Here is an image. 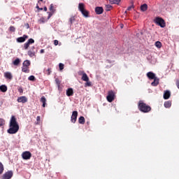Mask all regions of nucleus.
<instances>
[{"label":"nucleus","mask_w":179,"mask_h":179,"mask_svg":"<svg viewBox=\"0 0 179 179\" xmlns=\"http://www.w3.org/2000/svg\"><path fill=\"white\" fill-rule=\"evenodd\" d=\"M30 44H34V39L29 38L27 43L24 44V50H27L30 47Z\"/></svg>","instance_id":"8"},{"label":"nucleus","mask_w":179,"mask_h":179,"mask_svg":"<svg viewBox=\"0 0 179 179\" xmlns=\"http://www.w3.org/2000/svg\"><path fill=\"white\" fill-rule=\"evenodd\" d=\"M12 177H13V171H8L3 175L1 179H10Z\"/></svg>","instance_id":"5"},{"label":"nucleus","mask_w":179,"mask_h":179,"mask_svg":"<svg viewBox=\"0 0 179 179\" xmlns=\"http://www.w3.org/2000/svg\"><path fill=\"white\" fill-rule=\"evenodd\" d=\"M54 44H55V45H57L58 44V40H55V41H54Z\"/></svg>","instance_id":"46"},{"label":"nucleus","mask_w":179,"mask_h":179,"mask_svg":"<svg viewBox=\"0 0 179 179\" xmlns=\"http://www.w3.org/2000/svg\"><path fill=\"white\" fill-rule=\"evenodd\" d=\"M104 12L103 7L97 6L95 8V13L96 15H101Z\"/></svg>","instance_id":"10"},{"label":"nucleus","mask_w":179,"mask_h":179,"mask_svg":"<svg viewBox=\"0 0 179 179\" xmlns=\"http://www.w3.org/2000/svg\"><path fill=\"white\" fill-rule=\"evenodd\" d=\"M18 92H19L20 93H23V89H22V87L19 88V89H18Z\"/></svg>","instance_id":"43"},{"label":"nucleus","mask_w":179,"mask_h":179,"mask_svg":"<svg viewBox=\"0 0 179 179\" xmlns=\"http://www.w3.org/2000/svg\"><path fill=\"white\" fill-rule=\"evenodd\" d=\"M86 86H89V87L92 86V83L90 82L89 80L87 81V83H85V87H86Z\"/></svg>","instance_id":"40"},{"label":"nucleus","mask_w":179,"mask_h":179,"mask_svg":"<svg viewBox=\"0 0 179 179\" xmlns=\"http://www.w3.org/2000/svg\"><path fill=\"white\" fill-rule=\"evenodd\" d=\"M81 73L83 75L81 78L82 80H83L84 82H89V76H87V74H86L85 71H81Z\"/></svg>","instance_id":"13"},{"label":"nucleus","mask_w":179,"mask_h":179,"mask_svg":"<svg viewBox=\"0 0 179 179\" xmlns=\"http://www.w3.org/2000/svg\"><path fill=\"white\" fill-rule=\"evenodd\" d=\"M51 68L48 69L47 70H45V73L48 76L51 75Z\"/></svg>","instance_id":"32"},{"label":"nucleus","mask_w":179,"mask_h":179,"mask_svg":"<svg viewBox=\"0 0 179 179\" xmlns=\"http://www.w3.org/2000/svg\"><path fill=\"white\" fill-rule=\"evenodd\" d=\"M152 80H154V81L151 83V85H152L154 87L157 86V85H159V83L160 82V79H159L157 77L154 78Z\"/></svg>","instance_id":"16"},{"label":"nucleus","mask_w":179,"mask_h":179,"mask_svg":"<svg viewBox=\"0 0 179 179\" xmlns=\"http://www.w3.org/2000/svg\"><path fill=\"white\" fill-rule=\"evenodd\" d=\"M4 77L6 79H9V80H12L13 79V76H12V73L10 72L4 73Z\"/></svg>","instance_id":"14"},{"label":"nucleus","mask_w":179,"mask_h":179,"mask_svg":"<svg viewBox=\"0 0 179 179\" xmlns=\"http://www.w3.org/2000/svg\"><path fill=\"white\" fill-rule=\"evenodd\" d=\"M106 99L109 101V103H111L113 101V90L108 92V94L106 96Z\"/></svg>","instance_id":"15"},{"label":"nucleus","mask_w":179,"mask_h":179,"mask_svg":"<svg viewBox=\"0 0 179 179\" xmlns=\"http://www.w3.org/2000/svg\"><path fill=\"white\" fill-rule=\"evenodd\" d=\"M40 120H41L40 116H37V117H36L37 123L36 124H40Z\"/></svg>","instance_id":"41"},{"label":"nucleus","mask_w":179,"mask_h":179,"mask_svg":"<svg viewBox=\"0 0 179 179\" xmlns=\"http://www.w3.org/2000/svg\"><path fill=\"white\" fill-rule=\"evenodd\" d=\"M170 96H171L170 91L166 90L164 94V100H168V99H170Z\"/></svg>","instance_id":"18"},{"label":"nucleus","mask_w":179,"mask_h":179,"mask_svg":"<svg viewBox=\"0 0 179 179\" xmlns=\"http://www.w3.org/2000/svg\"><path fill=\"white\" fill-rule=\"evenodd\" d=\"M132 8H134V5L129 6L127 10H132Z\"/></svg>","instance_id":"42"},{"label":"nucleus","mask_w":179,"mask_h":179,"mask_svg":"<svg viewBox=\"0 0 179 179\" xmlns=\"http://www.w3.org/2000/svg\"><path fill=\"white\" fill-rule=\"evenodd\" d=\"M22 157L24 160H30V159H31V152L29 151H24L22 154Z\"/></svg>","instance_id":"4"},{"label":"nucleus","mask_w":179,"mask_h":179,"mask_svg":"<svg viewBox=\"0 0 179 179\" xmlns=\"http://www.w3.org/2000/svg\"><path fill=\"white\" fill-rule=\"evenodd\" d=\"M138 107L141 113H150L152 110V107L145 103L143 101H139Z\"/></svg>","instance_id":"2"},{"label":"nucleus","mask_w":179,"mask_h":179,"mask_svg":"<svg viewBox=\"0 0 179 179\" xmlns=\"http://www.w3.org/2000/svg\"><path fill=\"white\" fill-rule=\"evenodd\" d=\"M141 10H142V12H146V10H148V4L144 3V4L141 5Z\"/></svg>","instance_id":"23"},{"label":"nucleus","mask_w":179,"mask_h":179,"mask_svg":"<svg viewBox=\"0 0 179 179\" xmlns=\"http://www.w3.org/2000/svg\"><path fill=\"white\" fill-rule=\"evenodd\" d=\"M13 65H15V66H17V65H19L20 64V59L17 58L13 62Z\"/></svg>","instance_id":"29"},{"label":"nucleus","mask_w":179,"mask_h":179,"mask_svg":"<svg viewBox=\"0 0 179 179\" xmlns=\"http://www.w3.org/2000/svg\"><path fill=\"white\" fill-rule=\"evenodd\" d=\"M76 120H78V111L74 110L72 113L71 121L73 124H75V122H76Z\"/></svg>","instance_id":"6"},{"label":"nucleus","mask_w":179,"mask_h":179,"mask_svg":"<svg viewBox=\"0 0 179 179\" xmlns=\"http://www.w3.org/2000/svg\"><path fill=\"white\" fill-rule=\"evenodd\" d=\"M36 9H38V10H43V8H40L38 5L36 6Z\"/></svg>","instance_id":"44"},{"label":"nucleus","mask_w":179,"mask_h":179,"mask_svg":"<svg viewBox=\"0 0 179 179\" xmlns=\"http://www.w3.org/2000/svg\"><path fill=\"white\" fill-rule=\"evenodd\" d=\"M84 10H85V3H80L78 4V10H80V12H83Z\"/></svg>","instance_id":"21"},{"label":"nucleus","mask_w":179,"mask_h":179,"mask_svg":"<svg viewBox=\"0 0 179 179\" xmlns=\"http://www.w3.org/2000/svg\"><path fill=\"white\" fill-rule=\"evenodd\" d=\"M155 23L158 24V26H160V27H166V22H164V20H163V18L162 17H156Z\"/></svg>","instance_id":"3"},{"label":"nucleus","mask_w":179,"mask_h":179,"mask_svg":"<svg viewBox=\"0 0 179 179\" xmlns=\"http://www.w3.org/2000/svg\"><path fill=\"white\" fill-rule=\"evenodd\" d=\"M0 90L3 93H5L8 91V87H6V85H2L0 86Z\"/></svg>","instance_id":"19"},{"label":"nucleus","mask_w":179,"mask_h":179,"mask_svg":"<svg viewBox=\"0 0 179 179\" xmlns=\"http://www.w3.org/2000/svg\"><path fill=\"white\" fill-rule=\"evenodd\" d=\"M36 50V47L32 46L31 49L27 52V55L31 58H33V57H36V52L34 51Z\"/></svg>","instance_id":"7"},{"label":"nucleus","mask_w":179,"mask_h":179,"mask_svg":"<svg viewBox=\"0 0 179 179\" xmlns=\"http://www.w3.org/2000/svg\"><path fill=\"white\" fill-rule=\"evenodd\" d=\"M27 38H29V36L23 35L22 36L17 38V43H24L26 41V40H27Z\"/></svg>","instance_id":"9"},{"label":"nucleus","mask_w":179,"mask_h":179,"mask_svg":"<svg viewBox=\"0 0 179 179\" xmlns=\"http://www.w3.org/2000/svg\"><path fill=\"white\" fill-rule=\"evenodd\" d=\"M55 9H57V6H54V4H50V6L49 8V10H50V12L52 13H54L55 12Z\"/></svg>","instance_id":"20"},{"label":"nucleus","mask_w":179,"mask_h":179,"mask_svg":"<svg viewBox=\"0 0 179 179\" xmlns=\"http://www.w3.org/2000/svg\"><path fill=\"white\" fill-rule=\"evenodd\" d=\"M22 72H24V73H29L30 72L29 67L25 66H22Z\"/></svg>","instance_id":"24"},{"label":"nucleus","mask_w":179,"mask_h":179,"mask_svg":"<svg viewBox=\"0 0 179 179\" xmlns=\"http://www.w3.org/2000/svg\"><path fill=\"white\" fill-rule=\"evenodd\" d=\"M57 83L58 86H59V84H60L59 80H57Z\"/></svg>","instance_id":"51"},{"label":"nucleus","mask_w":179,"mask_h":179,"mask_svg":"<svg viewBox=\"0 0 179 179\" xmlns=\"http://www.w3.org/2000/svg\"><path fill=\"white\" fill-rule=\"evenodd\" d=\"M81 13L85 16V17H89V11H87L86 9L83 10V11H81Z\"/></svg>","instance_id":"26"},{"label":"nucleus","mask_w":179,"mask_h":179,"mask_svg":"<svg viewBox=\"0 0 179 179\" xmlns=\"http://www.w3.org/2000/svg\"><path fill=\"white\" fill-rule=\"evenodd\" d=\"M40 52H41V54H44V52H45L44 49H41V50H40Z\"/></svg>","instance_id":"47"},{"label":"nucleus","mask_w":179,"mask_h":179,"mask_svg":"<svg viewBox=\"0 0 179 179\" xmlns=\"http://www.w3.org/2000/svg\"><path fill=\"white\" fill-rule=\"evenodd\" d=\"M165 108H170L171 107V101H166L164 104Z\"/></svg>","instance_id":"22"},{"label":"nucleus","mask_w":179,"mask_h":179,"mask_svg":"<svg viewBox=\"0 0 179 179\" xmlns=\"http://www.w3.org/2000/svg\"><path fill=\"white\" fill-rule=\"evenodd\" d=\"M66 96H68V97H71V96H73V89L69 88L66 92Z\"/></svg>","instance_id":"17"},{"label":"nucleus","mask_w":179,"mask_h":179,"mask_svg":"<svg viewBox=\"0 0 179 179\" xmlns=\"http://www.w3.org/2000/svg\"><path fill=\"white\" fill-rule=\"evenodd\" d=\"M113 8V6L110 4H106V10L108 12V10H111V8Z\"/></svg>","instance_id":"31"},{"label":"nucleus","mask_w":179,"mask_h":179,"mask_svg":"<svg viewBox=\"0 0 179 179\" xmlns=\"http://www.w3.org/2000/svg\"><path fill=\"white\" fill-rule=\"evenodd\" d=\"M5 125V120L0 118V127Z\"/></svg>","instance_id":"37"},{"label":"nucleus","mask_w":179,"mask_h":179,"mask_svg":"<svg viewBox=\"0 0 179 179\" xmlns=\"http://www.w3.org/2000/svg\"><path fill=\"white\" fill-rule=\"evenodd\" d=\"M79 75H81L80 73H79Z\"/></svg>","instance_id":"53"},{"label":"nucleus","mask_w":179,"mask_h":179,"mask_svg":"<svg viewBox=\"0 0 179 179\" xmlns=\"http://www.w3.org/2000/svg\"><path fill=\"white\" fill-rule=\"evenodd\" d=\"M3 164H2V162H0V174H2L3 173Z\"/></svg>","instance_id":"34"},{"label":"nucleus","mask_w":179,"mask_h":179,"mask_svg":"<svg viewBox=\"0 0 179 179\" xmlns=\"http://www.w3.org/2000/svg\"><path fill=\"white\" fill-rule=\"evenodd\" d=\"M49 13L48 19H50V17H51L52 16L53 13Z\"/></svg>","instance_id":"45"},{"label":"nucleus","mask_w":179,"mask_h":179,"mask_svg":"<svg viewBox=\"0 0 179 179\" xmlns=\"http://www.w3.org/2000/svg\"><path fill=\"white\" fill-rule=\"evenodd\" d=\"M59 67L60 71H62V69H64V64L60 63L59 64Z\"/></svg>","instance_id":"39"},{"label":"nucleus","mask_w":179,"mask_h":179,"mask_svg":"<svg viewBox=\"0 0 179 179\" xmlns=\"http://www.w3.org/2000/svg\"><path fill=\"white\" fill-rule=\"evenodd\" d=\"M10 128L7 130L8 134H10L13 135L17 134L19 131V124H17V121L16 120V117L12 116L10 120Z\"/></svg>","instance_id":"1"},{"label":"nucleus","mask_w":179,"mask_h":179,"mask_svg":"<svg viewBox=\"0 0 179 179\" xmlns=\"http://www.w3.org/2000/svg\"><path fill=\"white\" fill-rule=\"evenodd\" d=\"M9 31H11L12 33H15L16 31V28H15L13 26H10L9 27Z\"/></svg>","instance_id":"33"},{"label":"nucleus","mask_w":179,"mask_h":179,"mask_svg":"<svg viewBox=\"0 0 179 179\" xmlns=\"http://www.w3.org/2000/svg\"><path fill=\"white\" fill-rule=\"evenodd\" d=\"M69 22H70L71 24H73V22H75V17H74V16H71V17L69 18Z\"/></svg>","instance_id":"35"},{"label":"nucleus","mask_w":179,"mask_h":179,"mask_svg":"<svg viewBox=\"0 0 179 179\" xmlns=\"http://www.w3.org/2000/svg\"><path fill=\"white\" fill-rule=\"evenodd\" d=\"M147 77L148 78V79H150V80H153V79H155L156 77V74H155V73L153 72H148L147 73Z\"/></svg>","instance_id":"11"},{"label":"nucleus","mask_w":179,"mask_h":179,"mask_svg":"<svg viewBox=\"0 0 179 179\" xmlns=\"http://www.w3.org/2000/svg\"><path fill=\"white\" fill-rule=\"evenodd\" d=\"M18 103H27V97L26 96H20L17 99Z\"/></svg>","instance_id":"12"},{"label":"nucleus","mask_w":179,"mask_h":179,"mask_svg":"<svg viewBox=\"0 0 179 179\" xmlns=\"http://www.w3.org/2000/svg\"><path fill=\"white\" fill-rule=\"evenodd\" d=\"M29 80H31L32 82H34V80H36V77H34V76H30L28 78Z\"/></svg>","instance_id":"36"},{"label":"nucleus","mask_w":179,"mask_h":179,"mask_svg":"<svg viewBox=\"0 0 179 179\" xmlns=\"http://www.w3.org/2000/svg\"><path fill=\"white\" fill-rule=\"evenodd\" d=\"M41 102L43 103L42 106L45 107V103H47V99H45V96H42L41 98Z\"/></svg>","instance_id":"25"},{"label":"nucleus","mask_w":179,"mask_h":179,"mask_svg":"<svg viewBox=\"0 0 179 179\" xmlns=\"http://www.w3.org/2000/svg\"><path fill=\"white\" fill-rule=\"evenodd\" d=\"M120 2H121V0H113V3L115 5H120Z\"/></svg>","instance_id":"38"},{"label":"nucleus","mask_w":179,"mask_h":179,"mask_svg":"<svg viewBox=\"0 0 179 179\" xmlns=\"http://www.w3.org/2000/svg\"><path fill=\"white\" fill-rule=\"evenodd\" d=\"M113 100H115V94L114 93L113 94Z\"/></svg>","instance_id":"48"},{"label":"nucleus","mask_w":179,"mask_h":179,"mask_svg":"<svg viewBox=\"0 0 179 179\" xmlns=\"http://www.w3.org/2000/svg\"><path fill=\"white\" fill-rule=\"evenodd\" d=\"M23 66H27V67H29L30 66V61L29 60H25L23 64H22Z\"/></svg>","instance_id":"28"},{"label":"nucleus","mask_w":179,"mask_h":179,"mask_svg":"<svg viewBox=\"0 0 179 179\" xmlns=\"http://www.w3.org/2000/svg\"><path fill=\"white\" fill-rule=\"evenodd\" d=\"M40 2H43V0H39L38 3H40Z\"/></svg>","instance_id":"52"},{"label":"nucleus","mask_w":179,"mask_h":179,"mask_svg":"<svg viewBox=\"0 0 179 179\" xmlns=\"http://www.w3.org/2000/svg\"><path fill=\"white\" fill-rule=\"evenodd\" d=\"M78 122L79 124H81L82 125H83L85 124V117L83 116L80 117L78 119Z\"/></svg>","instance_id":"27"},{"label":"nucleus","mask_w":179,"mask_h":179,"mask_svg":"<svg viewBox=\"0 0 179 179\" xmlns=\"http://www.w3.org/2000/svg\"><path fill=\"white\" fill-rule=\"evenodd\" d=\"M155 45L157 47V48H162V42L157 41L155 42Z\"/></svg>","instance_id":"30"},{"label":"nucleus","mask_w":179,"mask_h":179,"mask_svg":"<svg viewBox=\"0 0 179 179\" xmlns=\"http://www.w3.org/2000/svg\"><path fill=\"white\" fill-rule=\"evenodd\" d=\"M43 10H44L45 12H47V10H48L47 7H44V8H43Z\"/></svg>","instance_id":"49"},{"label":"nucleus","mask_w":179,"mask_h":179,"mask_svg":"<svg viewBox=\"0 0 179 179\" xmlns=\"http://www.w3.org/2000/svg\"><path fill=\"white\" fill-rule=\"evenodd\" d=\"M41 21L42 22V23H44V18L41 19Z\"/></svg>","instance_id":"50"}]
</instances>
